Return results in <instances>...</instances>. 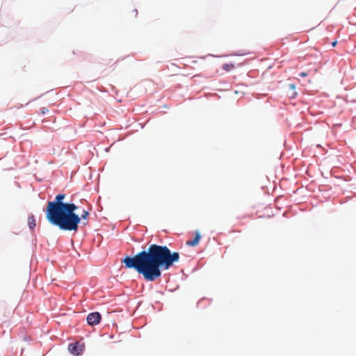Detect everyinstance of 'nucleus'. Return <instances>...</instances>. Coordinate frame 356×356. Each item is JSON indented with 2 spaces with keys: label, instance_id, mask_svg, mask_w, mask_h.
I'll list each match as a JSON object with an SVG mask.
<instances>
[{
  "label": "nucleus",
  "instance_id": "1",
  "mask_svg": "<svg viewBox=\"0 0 356 356\" xmlns=\"http://www.w3.org/2000/svg\"><path fill=\"white\" fill-rule=\"evenodd\" d=\"M179 259V252H171L165 245L152 244L134 257L127 256L122 263L127 268H134L145 280L153 282L161 276L162 269L168 270Z\"/></svg>",
  "mask_w": 356,
  "mask_h": 356
},
{
  "label": "nucleus",
  "instance_id": "2",
  "mask_svg": "<svg viewBox=\"0 0 356 356\" xmlns=\"http://www.w3.org/2000/svg\"><path fill=\"white\" fill-rule=\"evenodd\" d=\"M65 197V194H58L54 201L48 202L45 211L46 218L51 225L57 226L61 230L76 232L80 218L74 211L78 207L73 203L63 202Z\"/></svg>",
  "mask_w": 356,
  "mask_h": 356
},
{
  "label": "nucleus",
  "instance_id": "3",
  "mask_svg": "<svg viewBox=\"0 0 356 356\" xmlns=\"http://www.w3.org/2000/svg\"><path fill=\"white\" fill-rule=\"evenodd\" d=\"M101 320V315L99 312H92L88 315L87 322L90 325H97Z\"/></svg>",
  "mask_w": 356,
  "mask_h": 356
},
{
  "label": "nucleus",
  "instance_id": "4",
  "mask_svg": "<svg viewBox=\"0 0 356 356\" xmlns=\"http://www.w3.org/2000/svg\"><path fill=\"white\" fill-rule=\"evenodd\" d=\"M83 349V346L79 343H70L68 347L69 351L74 355H79Z\"/></svg>",
  "mask_w": 356,
  "mask_h": 356
},
{
  "label": "nucleus",
  "instance_id": "5",
  "mask_svg": "<svg viewBox=\"0 0 356 356\" xmlns=\"http://www.w3.org/2000/svg\"><path fill=\"white\" fill-rule=\"evenodd\" d=\"M200 238H201V236H200V232L198 231H196L195 236L194 239H193L191 241H187L186 244L188 246H192V247L196 246L199 243Z\"/></svg>",
  "mask_w": 356,
  "mask_h": 356
},
{
  "label": "nucleus",
  "instance_id": "6",
  "mask_svg": "<svg viewBox=\"0 0 356 356\" xmlns=\"http://www.w3.org/2000/svg\"><path fill=\"white\" fill-rule=\"evenodd\" d=\"M28 225L31 229H33L36 226L35 218L33 215H31L28 218Z\"/></svg>",
  "mask_w": 356,
  "mask_h": 356
},
{
  "label": "nucleus",
  "instance_id": "7",
  "mask_svg": "<svg viewBox=\"0 0 356 356\" xmlns=\"http://www.w3.org/2000/svg\"><path fill=\"white\" fill-rule=\"evenodd\" d=\"M235 68L233 63H225L222 65V69L227 72H229Z\"/></svg>",
  "mask_w": 356,
  "mask_h": 356
},
{
  "label": "nucleus",
  "instance_id": "8",
  "mask_svg": "<svg viewBox=\"0 0 356 356\" xmlns=\"http://www.w3.org/2000/svg\"><path fill=\"white\" fill-rule=\"evenodd\" d=\"M89 215V213L87 211H83L82 214L81 215V216H79L80 218V220L82 218V219H86L87 217Z\"/></svg>",
  "mask_w": 356,
  "mask_h": 356
},
{
  "label": "nucleus",
  "instance_id": "9",
  "mask_svg": "<svg viewBox=\"0 0 356 356\" xmlns=\"http://www.w3.org/2000/svg\"><path fill=\"white\" fill-rule=\"evenodd\" d=\"M299 75L302 77H305L307 76V72H301Z\"/></svg>",
  "mask_w": 356,
  "mask_h": 356
},
{
  "label": "nucleus",
  "instance_id": "10",
  "mask_svg": "<svg viewBox=\"0 0 356 356\" xmlns=\"http://www.w3.org/2000/svg\"><path fill=\"white\" fill-rule=\"evenodd\" d=\"M289 86L293 90L296 89V86L294 84H290Z\"/></svg>",
  "mask_w": 356,
  "mask_h": 356
},
{
  "label": "nucleus",
  "instance_id": "11",
  "mask_svg": "<svg viewBox=\"0 0 356 356\" xmlns=\"http://www.w3.org/2000/svg\"><path fill=\"white\" fill-rule=\"evenodd\" d=\"M337 42L336 40H335V41H334V42H332V47H335V46H336V44H337Z\"/></svg>",
  "mask_w": 356,
  "mask_h": 356
},
{
  "label": "nucleus",
  "instance_id": "12",
  "mask_svg": "<svg viewBox=\"0 0 356 356\" xmlns=\"http://www.w3.org/2000/svg\"><path fill=\"white\" fill-rule=\"evenodd\" d=\"M296 95V92H294L293 93V95H292V97H294Z\"/></svg>",
  "mask_w": 356,
  "mask_h": 356
},
{
  "label": "nucleus",
  "instance_id": "13",
  "mask_svg": "<svg viewBox=\"0 0 356 356\" xmlns=\"http://www.w3.org/2000/svg\"><path fill=\"white\" fill-rule=\"evenodd\" d=\"M134 12L136 13V15L138 13L137 10H135Z\"/></svg>",
  "mask_w": 356,
  "mask_h": 356
}]
</instances>
